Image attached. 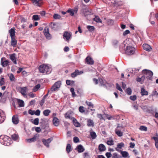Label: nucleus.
Wrapping results in <instances>:
<instances>
[{"instance_id":"obj_8","label":"nucleus","mask_w":158,"mask_h":158,"mask_svg":"<svg viewBox=\"0 0 158 158\" xmlns=\"http://www.w3.org/2000/svg\"><path fill=\"white\" fill-rule=\"evenodd\" d=\"M121 128L120 127H117L115 130L116 134L119 137H121L123 135V132L122 131Z\"/></svg>"},{"instance_id":"obj_11","label":"nucleus","mask_w":158,"mask_h":158,"mask_svg":"<svg viewBox=\"0 0 158 158\" xmlns=\"http://www.w3.org/2000/svg\"><path fill=\"white\" fill-rule=\"evenodd\" d=\"M52 139L51 138H49L47 139H42V142L44 145L47 147H49V143L51 142Z\"/></svg>"},{"instance_id":"obj_23","label":"nucleus","mask_w":158,"mask_h":158,"mask_svg":"<svg viewBox=\"0 0 158 158\" xmlns=\"http://www.w3.org/2000/svg\"><path fill=\"white\" fill-rule=\"evenodd\" d=\"M87 125L89 127H94V123L93 120L90 119H88L87 121Z\"/></svg>"},{"instance_id":"obj_4","label":"nucleus","mask_w":158,"mask_h":158,"mask_svg":"<svg viewBox=\"0 0 158 158\" xmlns=\"http://www.w3.org/2000/svg\"><path fill=\"white\" fill-rule=\"evenodd\" d=\"M142 73L143 75V76H145V77H146L148 80H152L153 75V73L152 71L145 69L142 71Z\"/></svg>"},{"instance_id":"obj_57","label":"nucleus","mask_w":158,"mask_h":158,"mask_svg":"<svg viewBox=\"0 0 158 158\" xmlns=\"http://www.w3.org/2000/svg\"><path fill=\"white\" fill-rule=\"evenodd\" d=\"M105 155L107 158H110L112 157V155L110 152H107L106 153Z\"/></svg>"},{"instance_id":"obj_54","label":"nucleus","mask_w":158,"mask_h":158,"mask_svg":"<svg viewBox=\"0 0 158 158\" xmlns=\"http://www.w3.org/2000/svg\"><path fill=\"white\" fill-rule=\"evenodd\" d=\"M39 119L38 118H36L34 119L33 121V123L35 125H37L39 124Z\"/></svg>"},{"instance_id":"obj_3","label":"nucleus","mask_w":158,"mask_h":158,"mask_svg":"<svg viewBox=\"0 0 158 158\" xmlns=\"http://www.w3.org/2000/svg\"><path fill=\"white\" fill-rule=\"evenodd\" d=\"M0 142L2 144L9 146L12 143V141L9 136L6 135L0 136Z\"/></svg>"},{"instance_id":"obj_64","label":"nucleus","mask_w":158,"mask_h":158,"mask_svg":"<svg viewBox=\"0 0 158 158\" xmlns=\"http://www.w3.org/2000/svg\"><path fill=\"white\" fill-rule=\"evenodd\" d=\"M45 102V99L42 98V100L40 101L39 104L41 106H42Z\"/></svg>"},{"instance_id":"obj_34","label":"nucleus","mask_w":158,"mask_h":158,"mask_svg":"<svg viewBox=\"0 0 158 158\" xmlns=\"http://www.w3.org/2000/svg\"><path fill=\"white\" fill-rule=\"evenodd\" d=\"M66 84L68 85H73L74 84V81H70V80H67L66 81Z\"/></svg>"},{"instance_id":"obj_51","label":"nucleus","mask_w":158,"mask_h":158,"mask_svg":"<svg viewBox=\"0 0 158 158\" xmlns=\"http://www.w3.org/2000/svg\"><path fill=\"white\" fill-rule=\"evenodd\" d=\"M131 90L130 88H127L126 90V92L128 95H130L131 94Z\"/></svg>"},{"instance_id":"obj_39","label":"nucleus","mask_w":158,"mask_h":158,"mask_svg":"<svg viewBox=\"0 0 158 158\" xmlns=\"http://www.w3.org/2000/svg\"><path fill=\"white\" fill-rule=\"evenodd\" d=\"M51 112V111L49 110H46L43 112V114L46 116H48Z\"/></svg>"},{"instance_id":"obj_42","label":"nucleus","mask_w":158,"mask_h":158,"mask_svg":"<svg viewBox=\"0 0 158 158\" xmlns=\"http://www.w3.org/2000/svg\"><path fill=\"white\" fill-rule=\"evenodd\" d=\"M18 103L19 107H23L24 106V102L23 101L21 100H19Z\"/></svg>"},{"instance_id":"obj_40","label":"nucleus","mask_w":158,"mask_h":158,"mask_svg":"<svg viewBox=\"0 0 158 158\" xmlns=\"http://www.w3.org/2000/svg\"><path fill=\"white\" fill-rule=\"evenodd\" d=\"M32 19L33 20L35 21H37L39 20L40 19V18L39 15H35L33 16Z\"/></svg>"},{"instance_id":"obj_1","label":"nucleus","mask_w":158,"mask_h":158,"mask_svg":"<svg viewBox=\"0 0 158 158\" xmlns=\"http://www.w3.org/2000/svg\"><path fill=\"white\" fill-rule=\"evenodd\" d=\"M125 44L124 43H122L120 46L119 48L120 51L123 53L125 52L127 55H131L134 54L135 49L131 46H129L127 47L125 49Z\"/></svg>"},{"instance_id":"obj_18","label":"nucleus","mask_w":158,"mask_h":158,"mask_svg":"<svg viewBox=\"0 0 158 158\" xmlns=\"http://www.w3.org/2000/svg\"><path fill=\"white\" fill-rule=\"evenodd\" d=\"M15 28H12L9 31V32L10 34L11 38H15Z\"/></svg>"},{"instance_id":"obj_35","label":"nucleus","mask_w":158,"mask_h":158,"mask_svg":"<svg viewBox=\"0 0 158 158\" xmlns=\"http://www.w3.org/2000/svg\"><path fill=\"white\" fill-rule=\"evenodd\" d=\"M93 20L94 21H95L97 23H102V21L100 19L98 16H96L94 18Z\"/></svg>"},{"instance_id":"obj_45","label":"nucleus","mask_w":158,"mask_h":158,"mask_svg":"<svg viewBox=\"0 0 158 158\" xmlns=\"http://www.w3.org/2000/svg\"><path fill=\"white\" fill-rule=\"evenodd\" d=\"M85 103L89 107L92 108L94 107V105L92 102L89 101H86L85 102Z\"/></svg>"},{"instance_id":"obj_60","label":"nucleus","mask_w":158,"mask_h":158,"mask_svg":"<svg viewBox=\"0 0 158 158\" xmlns=\"http://www.w3.org/2000/svg\"><path fill=\"white\" fill-rule=\"evenodd\" d=\"M116 88L118 90H119L121 92H122L123 91V90L121 89L120 86L118 84L116 83Z\"/></svg>"},{"instance_id":"obj_44","label":"nucleus","mask_w":158,"mask_h":158,"mask_svg":"<svg viewBox=\"0 0 158 158\" xmlns=\"http://www.w3.org/2000/svg\"><path fill=\"white\" fill-rule=\"evenodd\" d=\"M65 117L66 118L71 119L72 117H71V113L69 112H67L65 114Z\"/></svg>"},{"instance_id":"obj_19","label":"nucleus","mask_w":158,"mask_h":158,"mask_svg":"<svg viewBox=\"0 0 158 158\" xmlns=\"http://www.w3.org/2000/svg\"><path fill=\"white\" fill-rule=\"evenodd\" d=\"M52 122L54 125L56 127L58 126L59 124V119L56 117H54Z\"/></svg>"},{"instance_id":"obj_59","label":"nucleus","mask_w":158,"mask_h":158,"mask_svg":"<svg viewBox=\"0 0 158 158\" xmlns=\"http://www.w3.org/2000/svg\"><path fill=\"white\" fill-rule=\"evenodd\" d=\"M79 111L81 113H83L85 112L84 107L82 106H80L79 108Z\"/></svg>"},{"instance_id":"obj_49","label":"nucleus","mask_w":158,"mask_h":158,"mask_svg":"<svg viewBox=\"0 0 158 158\" xmlns=\"http://www.w3.org/2000/svg\"><path fill=\"white\" fill-rule=\"evenodd\" d=\"M39 135L38 134H36L33 137H32V138L34 140H35L34 141H35L39 139Z\"/></svg>"},{"instance_id":"obj_32","label":"nucleus","mask_w":158,"mask_h":158,"mask_svg":"<svg viewBox=\"0 0 158 158\" xmlns=\"http://www.w3.org/2000/svg\"><path fill=\"white\" fill-rule=\"evenodd\" d=\"M153 139L155 142V146L156 148H158V135H156V137H153Z\"/></svg>"},{"instance_id":"obj_61","label":"nucleus","mask_w":158,"mask_h":158,"mask_svg":"<svg viewBox=\"0 0 158 158\" xmlns=\"http://www.w3.org/2000/svg\"><path fill=\"white\" fill-rule=\"evenodd\" d=\"M130 98L131 100L132 101H135L136 99V96L135 95L130 96Z\"/></svg>"},{"instance_id":"obj_46","label":"nucleus","mask_w":158,"mask_h":158,"mask_svg":"<svg viewBox=\"0 0 158 158\" xmlns=\"http://www.w3.org/2000/svg\"><path fill=\"white\" fill-rule=\"evenodd\" d=\"M139 129L141 131H147L148 128L146 127L143 126H142L140 127Z\"/></svg>"},{"instance_id":"obj_41","label":"nucleus","mask_w":158,"mask_h":158,"mask_svg":"<svg viewBox=\"0 0 158 158\" xmlns=\"http://www.w3.org/2000/svg\"><path fill=\"white\" fill-rule=\"evenodd\" d=\"M122 156H120L118 154L116 153H113L112 156V158H121Z\"/></svg>"},{"instance_id":"obj_38","label":"nucleus","mask_w":158,"mask_h":158,"mask_svg":"<svg viewBox=\"0 0 158 158\" xmlns=\"http://www.w3.org/2000/svg\"><path fill=\"white\" fill-rule=\"evenodd\" d=\"M40 84H38L35 85L32 91L33 92H36L40 88Z\"/></svg>"},{"instance_id":"obj_37","label":"nucleus","mask_w":158,"mask_h":158,"mask_svg":"<svg viewBox=\"0 0 158 158\" xmlns=\"http://www.w3.org/2000/svg\"><path fill=\"white\" fill-rule=\"evenodd\" d=\"M12 139L15 141H17L19 139V137L18 134H14L11 135Z\"/></svg>"},{"instance_id":"obj_48","label":"nucleus","mask_w":158,"mask_h":158,"mask_svg":"<svg viewBox=\"0 0 158 158\" xmlns=\"http://www.w3.org/2000/svg\"><path fill=\"white\" fill-rule=\"evenodd\" d=\"M39 135L38 134H36L33 137H32V138L34 140H35L34 141H35L39 139Z\"/></svg>"},{"instance_id":"obj_15","label":"nucleus","mask_w":158,"mask_h":158,"mask_svg":"<svg viewBox=\"0 0 158 158\" xmlns=\"http://www.w3.org/2000/svg\"><path fill=\"white\" fill-rule=\"evenodd\" d=\"M75 150H77L78 153L82 152L85 150V149L83 146L81 144L78 145L75 149Z\"/></svg>"},{"instance_id":"obj_50","label":"nucleus","mask_w":158,"mask_h":158,"mask_svg":"<svg viewBox=\"0 0 158 158\" xmlns=\"http://www.w3.org/2000/svg\"><path fill=\"white\" fill-rule=\"evenodd\" d=\"M106 143L109 145H113L114 144V141L112 140H107Z\"/></svg>"},{"instance_id":"obj_43","label":"nucleus","mask_w":158,"mask_h":158,"mask_svg":"<svg viewBox=\"0 0 158 158\" xmlns=\"http://www.w3.org/2000/svg\"><path fill=\"white\" fill-rule=\"evenodd\" d=\"M78 72V70H76L74 72L72 73L71 74V76L72 77H75L77 76L78 75V74L77 73Z\"/></svg>"},{"instance_id":"obj_52","label":"nucleus","mask_w":158,"mask_h":158,"mask_svg":"<svg viewBox=\"0 0 158 158\" xmlns=\"http://www.w3.org/2000/svg\"><path fill=\"white\" fill-rule=\"evenodd\" d=\"M9 78L11 81H14L15 79L14 76L12 73L10 74L9 76Z\"/></svg>"},{"instance_id":"obj_63","label":"nucleus","mask_w":158,"mask_h":158,"mask_svg":"<svg viewBox=\"0 0 158 158\" xmlns=\"http://www.w3.org/2000/svg\"><path fill=\"white\" fill-rule=\"evenodd\" d=\"M26 141L28 143H31L32 142H35L33 139L32 138L31 139H26Z\"/></svg>"},{"instance_id":"obj_6","label":"nucleus","mask_w":158,"mask_h":158,"mask_svg":"<svg viewBox=\"0 0 158 158\" xmlns=\"http://www.w3.org/2000/svg\"><path fill=\"white\" fill-rule=\"evenodd\" d=\"M44 32L46 38L48 39H51V36L49 33V29L48 27H45L44 30Z\"/></svg>"},{"instance_id":"obj_2","label":"nucleus","mask_w":158,"mask_h":158,"mask_svg":"<svg viewBox=\"0 0 158 158\" xmlns=\"http://www.w3.org/2000/svg\"><path fill=\"white\" fill-rule=\"evenodd\" d=\"M39 69L40 73L47 74H50L52 70L51 66L46 64L40 65L39 67Z\"/></svg>"},{"instance_id":"obj_47","label":"nucleus","mask_w":158,"mask_h":158,"mask_svg":"<svg viewBox=\"0 0 158 158\" xmlns=\"http://www.w3.org/2000/svg\"><path fill=\"white\" fill-rule=\"evenodd\" d=\"M107 23L109 25L112 26L114 24V21L112 19H109L107 20Z\"/></svg>"},{"instance_id":"obj_20","label":"nucleus","mask_w":158,"mask_h":158,"mask_svg":"<svg viewBox=\"0 0 158 158\" xmlns=\"http://www.w3.org/2000/svg\"><path fill=\"white\" fill-rule=\"evenodd\" d=\"M71 120H72L73 124L75 127H78L80 126V123L77 122L75 118L74 117L72 118Z\"/></svg>"},{"instance_id":"obj_12","label":"nucleus","mask_w":158,"mask_h":158,"mask_svg":"<svg viewBox=\"0 0 158 158\" xmlns=\"http://www.w3.org/2000/svg\"><path fill=\"white\" fill-rule=\"evenodd\" d=\"M5 114L4 112L2 110H0V123L3 122L5 118Z\"/></svg>"},{"instance_id":"obj_58","label":"nucleus","mask_w":158,"mask_h":158,"mask_svg":"<svg viewBox=\"0 0 158 158\" xmlns=\"http://www.w3.org/2000/svg\"><path fill=\"white\" fill-rule=\"evenodd\" d=\"M97 117L98 118H99V119L100 120L102 119V120H105V119H104V118L103 117L102 115L101 114H97Z\"/></svg>"},{"instance_id":"obj_13","label":"nucleus","mask_w":158,"mask_h":158,"mask_svg":"<svg viewBox=\"0 0 158 158\" xmlns=\"http://www.w3.org/2000/svg\"><path fill=\"white\" fill-rule=\"evenodd\" d=\"M5 59L4 57H2L1 59V63L3 67H6L9 64V62L8 60H5L3 61V59Z\"/></svg>"},{"instance_id":"obj_27","label":"nucleus","mask_w":158,"mask_h":158,"mask_svg":"<svg viewBox=\"0 0 158 158\" xmlns=\"http://www.w3.org/2000/svg\"><path fill=\"white\" fill-rule=\"evenodd\" d=\"M50 27L53 30H56L57 26L56 24L55 23L51 22L49 25Z\"/></svg>"},{"instance_id":"obj_28","label":"nucleus","mask_w":158,"mask_h":158,"mask_svg":"<svg viewBox=\"0 0 158 158\" xmlns=\"http://www.w3.org/2000/svg\"><path fill=\"white\" fill-rule=\"evenodd\" d=\"M145 78V76L143 75L141 77L137 78H136V81L137 82H140L141 84H142Z\"/></svg>"},{"instance_id":"obj_17","label":"nucleus","mask_w":158,"mask_h":158,"mask_svg":"<svg viewBox=\"0 0 158 158\" xmlns=\"http://www.w3.org/2000/svg\"><path fill=\"white\" fill-rule=\"evenodd\" d=\"M77 9H70L66 11V12L69 13L70 15L73 16L74 15L75 13H77Z\"/></svg>"},{"instance_id":"obj_36","label":"nucleus","mask_w":158,"mask_h":158,"mask_svg":"<svg viewBox=\"0 0 158 158\" xmlns=\"http://www.w3.org/2000/svg\"><path fill=\"white\" fill-rule=\"evenodd\" d=\"M87 28L88 31L90 32H92L95 30V27L93 26L88 25L87 26Z\"/></svg>"},{"instance_id":"obj_33","label":"nucleus","mask_w":158,"mask_h":158,"mask_svg":"<svg viewBox=\"0 0 158 158\" xmlns=\"http://www.w3.org/2000/svg\"><path fill=\"white\" fill-rule=\"evenodd\" d=\"M90 135L91 138L93 139H95L97 136V135L95 132L93 131L90 132Z\"/></svg>"},{"instance_id":"obj_22","label":"nucleus","mask_w":158,"mask_h":158,"mask_svg":"<svg viewBox=\"0 0 158 158\" xmlns=\"http://www.w3.org/2000/svg\"><path fill=\"white\" fill-rule=\"evenodd\" d=\"M143 49L146 51H150L152 48L151 46L148 44H144L143 45Z\"/></svg>"},{"instance_id":"obj_21","label":"nucleus","mask_w":158,"mask_h":158,"mask_svg":"<svg viewBox=\"0 0 158 158\" xmlns=\"http://www.w3.org/2000/svg\"><path fill=\"white\" fill-rule=\"evenodd\" d=\"M98 150L100 152H104L106 150V147L103 144H100L98 145Z\"/></svg>"},{"instance_id":"obj_16","label":"nucleus","mask_w":158,"mask_h":158,"mask_svg":"<svg viewBox=\"0 0 158 158\" xmlns=\"http://www.w3.org/2000/svg\"><path fill=\"white\" fill-rule=\"evenodd\" d=\"M85 61L87 63L89 64L92 65L94 64V61L90 57H87L85 59Z\"/></svg>"},{"instance_id":"obj_25","label":"nucleus","mask_w":158,"mask_h":158,"mask_svg":"<svg viewBox=\"0 0 158 158\" xmlns=\"http://www.w3.org/2000/svg\"><path fill=\"white\" fill-rule=\"evenodd\" d=\"M11 38V44L13 47H15L17 44V41L15 40V38Z\"/></svg>"},{"instance_id":"obj_55","label":"nucleus","mask_w":158,"mask_h":158,"mask_svg":"<svg viewBox=\"0 0 158 158\" xmlns=\"http://www.w3.org/2000/svg\"><path fill=\"white\" fill-rule=\"evenodd\" d=\"M73 140L74 142L75 143H77L79 141V139L78 137L76 136L73 137Z\"/></svg>"},{"instance_id":"obj_56","label":"nucleus","mask_w":158,"mask_h":158,"mask_svg":"<svg viewBox=\"0 0 158 158\" xmlns=\"http://www.w3.org/2000/svg\"><path fill=\"white\" fill-rule=\"evenodd\" d=\"M5 79L4 77H2L1 80H0V84L1 86H2L3 85H4L5 82H4Z\"/></svg>"},{"instance_id":"obj_9","label":"nucleus","mask_w":158,"mask_h":158,"mask_svg":"<svg viewBox=\"0 0 158 158\" xmlns=\"http://www.w3.org/2000/svg\"><path fill=\"white\" fill-rule=\"evenodd\" d=\"M12 120L13 123L14 124H17L19 123L18 116L17 115H13L12 117Z\"/></svg>"},{"instance_id":"obj_7","label":"nucleus","mask_w":158,"mask_h":158,"mask_svg":"<svg viewBox=\"0 0 158 158\" xmlns=\"http://www.w3.org/2000/svg\"><path fill=\"white\" fill-rule=\"evenodd\" d=\"M16 54L13 53L10 55V58L15 64H17V58L16 57Z\"/></svg>"},{"instance_id":"obj_30","label":"nucleus","mask_w":158,"mask_h":158,"mask_svg":"<svg viewBox=\"0 0 158 158\" xmlns=\"http://www.w3.org/2000/svg\"><path fill=\"white\" fill-rule=\"evenodd\" d=\"M32 3L35 5L40 6L41 4L39 2L41 0H31Z\"/></svg>"},{"instance_id":"obj_14","label":"nucleus","mask_w":158,"mask_h":158,"mask_svg":"<svg viewBox=\"0 0 158 158\" xmlns=\"http://www.w3.org/2000/svg\"><path fill=\"white\" fill-rule=\"evenodd\" d=\"M124 146V144L123 143L121 142L120 143H118L117 144V147L115 148V150L118 152H120L121 150H120V149H121V148L123 147Z\"/></svg>"},{"instance_id":"obj_26","label":"nucleus","mask_w":158,"mask_h":158,"mask_svg":"<svg viewBox=\"0 0 158 158\" xmlns=\"http://www.w3.org/2000/svg\"><path fill=\"white\" fill-rule=\"evenodd\" d=\"M121 154L123 158H126L128 156L129 158L130 156H129V154L126 151H120L119 152Z\"/></svg>"},{"instance_id":"obj_31","label":"nucleus","mask_w":158,"mask_h":158,"mask_svg":"<svg viewBox=\"0 0 158 158\" xmlns=\"http://www.w3.org/2000/svg\"><path fill=\"white\" fill-rule=\"evenodd\" d=\"M141 94L142 95H148V92L146 91L144 88H142L141 90Z\"/></svg>"},{"instance_id":"obj_5","label":"nucleus","mask_w":158,"mask_h":158,"mask_svg":"<svg viewBox=\"0 0 158 158\" xmlns=\"http://www.w3.org/2000/svg\"><path fill=\"white\" fill-rule=\"evenodd\" d=\"M61 85V82L60 81H59L56 82L52 86L51 88V91L53 92L57 90L60 88Z\"/></svg>"},{"instance_id":"obj_24","label":"nucleus","mask_w":158,"mask_h":158,"mask_svg":"<svg viewBox=\"0 0 158 158\" xmlns=\"http://www.w3.org/2000/svg\"><path fill=\"white\" fill-rule=\"evenodd\" d=\"M64 38H65L66 40H68L71 37L70 34L68 32H65L63 35Z\"/></svg>"},{"instance_id":"obj_62","label":"nucleus","mask_w":158,"mask_h":158,"mask_svg":"<svg viewBox=\"0 0 158 158\" xmlns=\"http://www.w3.org/2000/svg\"><path fill=\"white\" fill-rule=\"evenodd\" d=\"M28 96L30 98H33L35 97V95L32 92H30L29 93Z\"/></svg>"},{"instance_id":"obj_29","label":"nucleus","mask_w":158,"mask_h":158,"mask_svg":"<svg viewBox=\"0 0 158 158\" xmlns=\"http://www.w3.org/2000/svg\"><path fill=\"white\" fill-rule=\"evenodd\" d=\"M66 151L68 153H69L72 150L71 146L70 144H68L66 147Z\"/></svg>"},{"instance_id":"obj_10","label":"nucleus","mask_w":158,"mask_h":158,"mask_svg":"<svg viewBox=\"0 0 158 158\" xmlns=\"http://www.w3.org/2000/svg\"><path fill=\"white\" fill-rule=\"evenodd\" d=\"M19 92L24 96L27 95V88L26 87H21L19 88Z\"/></svg>"},{"instance_id":"obj_53","label":"nucleus","mask_w":158,"mask_h":158,"mask_svg":"<svg viewBox=\"0 0 158 158\" xmlns=\"http://www.w3.org/2000/svg\"><path fill=\"white\" fill-rule=\"evenodd\" d=\"M53 18L55 19H59L60 18V15L57 14H55L53 16Z\"/></svg>"}]
</instances>
